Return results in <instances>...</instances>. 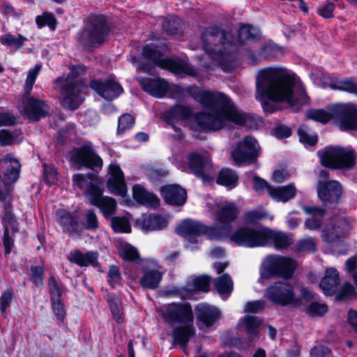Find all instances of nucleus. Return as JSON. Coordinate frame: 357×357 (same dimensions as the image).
Listing matches in <instances>:
<instances>
[{
  "instance_id": "1",
  "label": "nucleus",
  "mask_w": 357,
  "mask_h": 357,
  "mask_svg": "<svg viewBox=\"0 0 357 357\" xmlns=\"http://www.w3.org/2000/svg\"><path fill=\"white\" fill-rule=\"evenodd\" d=\"M188 94L199 102L205 112L197 113L195 121L203 131H216L223 128L227 121L246 126L254 119L245 112H238L225 93L210 90L201 91L197 86L188 88Z\"/></svg>"
},
{
  "instance_id": "2",
  "label": "nucleus",
  "mask_w": 357,
  "mask_h": 357,
  "mask_svg": "<svg viewBox=\"0 0 357 357\" xmlns=\"http://www.w3.org/2000/svg\"><path fill=\"white\" fill-rule=\"evenodd\" d=\"M296 84L294 74L282 68H266L261 70L256 79V92L261 102L264 112L273 114L277 111L273 102H286L294 107L300 102L294 96Z\"/></svg>"
},
{
  "instance_id": "3",
  "label": "nucleus",
  "mask_w": 357,
  "mask_h": 357,
  "mask_svg": "<svg viewBox=\"0 0 357 357\" xmlns=\"http://www.w3.org/2000/svg\"><path fill=\"white\" fill-rule=\"evenodd\" d=\"M239 209L232 202L220 207L217 211V221L220 227L207 226L203 222L186 218L176 228V233L183 238H188L192 243H197L196 237L205 236L210 241H220L223 238L222 230L229 232L231 224L236 220Z\"/></svg>"
},
{
  "instance_id": "4",
  "label": "nucleus",
  "mask_w": 357,
  "mask_h": 357,
  "mask_svg": "<svg viewBox=\"0 0 357 357\" xmlns=\"http://www.w3.org/2000/svg\"><path fill=\"white\" fill-rule=\"evenodd\" d=\"M114 32L110 17L103 13H91L77 33L75 39L84 50L91 51L105 44Z\"/></svg>"
},
{
  "instance_id": "5",
  "label": "nucleus",
  "mask_w": 357,
  "mask_h": 357,
  "mask_svg": "<svg viewBox=\"0 0 357 357\" xmlns=\"http://www.w3.org/2000/svg\"><path fill=\"white\" fill-rule=\"evenodd\" d=\"M202 48L210 55L223 54L226 49L234 45V37L218 25L205 28L201 35Z\"/></svg>"
},
{
  "instance_id": "6",
  "label": "nucleus",
  "mask_w": 357,
  "mask_h": 357,
  "mask_svg": "<svg viewBox=\"0 0 357 357\" xmlns=\"http://www.w3.org/2000/svg\"><path fill=\"white\" fill-rule=\"evenodd\" d=\"M296 261L291 257L276 255L268 258L266 265L260 269V278L268 280L275 277L291 279L297 268Z\"/></svg>"
},
{
  "instance_id": "7",
  "label": "nucleus",
  "mask_w": 357,
  "mask_h": 357,
  "mask_svg": "<svg viewBox=\"0 0 357 357\" xmlns=\"http://www.w3.org/2000/svg\"><path fill=\"white\" fill-rule=\"evenodd\" d=\"M70 160L80 167H84L98 173L101 169L103 161L93 149L91 142L86 141L79 147H73L70 151Z\"/></svg>"
},
{
  "instance_id": "8",
  "label": "nucleus",
  "mask_w": 357,
  "mask_h": 357,
  "mask_svg": "<svg viewBox=\"0 0 357 357\" xmlns=\"http://www.w3.org/2000/svg\"><path fill=\"white\" fill-rule=\"evenodd\" d=\"M265 231L266 227L257 229L249 226H241L230 236V240L236 245L243 248L264 247Z\"/></svg>"
},
{
  "instance_id": "9",
  "label": "nucleus",
  "mask_w": 357,
  "mask_h": 357,
  "mask_svg": "<svg viewBox=\"0 0 357 357\" xmlns=\"http://www.w3.org/2000/svg\"><path fill=\"white\" fill-rule=\"evenodd\" d=\"M231 155L237 166L255 164L259 157L257 141L251 136L245 137L242 141L237 143Z\"/></svg>"
},
{
  "instance_id": "10",
  "label": "nucleus",
  "mask_w": 357,
  "mask_h": 357,
  "mask_svg": "<svg viewBox=\"0 0 357 357\" xmlns=\"http://www.w3.org/2000/svg\"><path fill=\"white\" fill-rule=\"evenodd\" d=\"M333 120L342 131L357 130V107L351 102L333 105Z\"/></svg>"
},
{
  "instance_id": "11",
  "label": "nucleus",
  "mask_w": 357,
  "mask_h": 357,
  "mask_svg": "<svg viewBox=\"0 0 357 357\" xmlns=\"http://www.w3.org/2000/svg\"><path fill=\"white\" fill-rule=\"evenodd\" d=\"M163 318L170 325L192 324L195 319L192 305L188 302L169 303L163 313Z\"/></svg>"
},
{
  "instance_id": "12",
  "label": "nucleus",
  "mask_w": 357,
  "mask_h": 357,
  "mask_svg": "<svg viewBox=\"0 0 357 357\" xmlns=\"http://www.w3.org/2000/svg\"><path fill=\"white\" fill-rule=\"evenodd\" d=\"M342 195L341 184L334 180L328 181H319L317 184V195L319 199L331 208L335 207Z\"/></svg>"
},
{
  "instance_id": "13",
  "label": "nucleus",
  "mask_w": 357,
  "mask_h": 357,
  "mask_svg": "<svg viewBox=\"0 0 357 357\" xmlns=\"http://www.w3.org/2000/svg\"><path fill=\"white\" fill-rule=\"evenodd\" d=\"M48 287L53 312L59 321H63L65 319L66 312L61 298L64 291L62 284L59 282L56 277L52 274L48 278Z\"/></svg>"
},
{
  "instance_id": "14",
  "label": "nucleus",
  "mask_w": 357,
  "mask_h": 357,
  "mask_svg": "<svg viewBox=\"0 0 357 357\" xmlns=\"http://www.w3.org/2000/svg\"><path fill=\"white\" fill-rule=\"evenodd\" d=\"M292 288L288 282L277 281L265 289L264 296L275 305L285 307Z\"/></svg>"
},
{
  "instance_id": "15",
  "label": "nucleus",
  "mask_w": 357,
  "mask_h": 357,
  "mask_svg": "<svg viewBox=\"0 0 357 357\" xmlns=\"http://www.w3.org/2000/svg\"><path fill=\"white\" fill-rule=\"evenodd\" d=\"M89 86L100 97L107 100L118 98L123 92L121 85L113 79L105 81L93 79L90 81Z\"/></svg>"
},
{
  "instance_id": "16",
  "label": "nucleus",
  "mask_w": 357,
  "mask_h": 357,
  "mask_svg": "<svg viewBox=\"0 0 357 357\" xmlns=\"http://www.w3.org/2000/svg\"><path fill=\"white\" fill-rule=\"evenodd\" d=\"M61 105L65 109L75 111L82 105L84 98L82 97L80 86L77 82H69L60 88Z\"/></svg>"
},
{
  "instance_id": "17",
  "label": "nucleus",
  "mask_w": 357,
  "mask_h": 357,
  "mask_svg": "<svg viewBox=\"0 0 357 357\" xmlns=\"http://www.w3.org/2000/svg\"><path fill=\"white\" fill-rule=\"evenodd\" d=\"M160 193L164 202L169 206H182L188 199L187 190L177 183L165 184L160 187Z\"/></svg>"
},
{
  "instance_id": "18",
  "label": "nucleus",
  "mask_w": 357,
  "mask_h": 357,
  "mask_svg": "<svg viewBox=\"0 0 357 357\" xmlns=\"http://www.w3.org/2000/svg\"><path fill=\"white\" fill-rule=\"evenodd\" d=\"M103 190L100 187L93 186L90 189L89 202L100 208L105 218H109L116 211V200L109 197L103 196Z\"/></svg>"
},
{
  "instance_id": "19",
  "label": "nucleus",
  "mask_w": 357,
  "mask_h": 357,
  "mask_svg": "<svg viewBox=\"0 0 357 357\" xmlns=\"http://www.w3.org/2000/svg\"><path fill=\"white\" fill-rule=\"evenodd\" d=\"M23 103V113L31 121H38L49 115L50 107L43 100L29 96Z\"/></svg>"
},
{
  "instance_id": "20",
  "label": "nucleus",
  "mask_w": 357,
  "mask_h": 357,
  "mask_svg": "<svg viewBox=\"0 0 357 357\" xmlns=\"http://www.w3.org/2000/svg\"><path fill=\"white\" fill-rule=\"evenodd\" d=\"M197 323L202 324L206 328L213 326L221 317L220 310L206 303H200L195 306Z\"/></svg>"
},
{
  "instance_id": "21",
  "label": "nucleus",
  "mask_w": 357,
  "mask_h": 357,
  "mask_svg": "<svg viewBox=\"0 0 357 357\" xmlns=\"http://www.w3.org/2000/svg\"><path fill=\"white\" fill-rule=\"evenodd\" d=\"M109 173L110 177L107 182V189L114 195L125 197L127 193V187L123 172L119 165L111 164L109 167Z\"/></svg>"
},
{
  "instance_id": "22",
  "label": "nucleus",
  "mask_w": 357,
  "mask_h": 357,
  "mask_svg": "<svg viewBox=\"0 0 357 357\" xmlns=\"http://www.w3.org/2000/svg\"><path fill=\"white\" fill-rule=\"evenodd\" d=\"M139 83L144 91L157 98L165 97L169 89V82L160 77H142Z\"/></svg>"
},
{
  "instance_id": "23",
  "label": "nucleus",
  "mask_w": 357,
  "mask_h": 357,
  "mask_svg": "<svg viewBox=\"0 0 357 357\" xmlns=\"http://www.w3.org/2000/svg\"><path fill=\"white\" fill-rule=\"evenodd\" d=\"M347 224L344 220H339L331 222L321 230V238L328 245L333 246L338 244L344 236L346 229L344 226Z\"/></svg>"
},
{
  "instance_id": "24",
  "label": "nucleus",
  "mask_w": 357,
  "mask_h": 357,
  "mask_svg": "<svg viewBox=\"0 0 357 357\" xmlns=\"http://www.w3.org/2000/svg\"><path fill=\"white\" fill-rule=\"evenodd\" d=\"M59 219V224L64 233L69 235H82L84 229V223L79 220V218L77 214L63 211L60 215Z\"/></svg>"
},
{
  "instance_id": "25",
  "label": "nucleus",
  "mask_w": 357,
  "mask_h": 357,
  "mask_svg": "<svg viewBox=\"0 0 357 357\" xmlns=\"http://www.w3.org/2000/svg\"><path fill=\"white\" fill-rule=\"evenodd\" d=\"M188 168L197 178L202 179L204 183H208L213 180L211 175L205 172L206 161L200 153L192 152L188 155Z\"/></svg>"
},
{
  "instance_id": "26",
  "label": "nucleus",
  "mask_w": 357,
  "mask_h": 357,
  "mask_svg": "<svg viewBox=\"0 0 357 357\" xmlns=\"http://www.w3.org/2000/svg\"><path fill=\"white\" fill-rule=\"evenodd\" d=\"M132 198L137 204L149 208H158L160 205V200L156 195L139 184L132 187Z\"/></svg>"
},
{
  "instance_id": "27",
  "label": "nucleus",
  "mask_w": 357,
  "mask_h": 357,
  "mask_svg": "<svg viewBox=\"0 0 357 357\" xmlns=\"http://www.w3.org/2000/svg\"><path fill=\"white\" fill-rule=\"evenodd\" d=\"M270 242L273 243L276 250H281L287 249L293 243V239L285 233L275 231L266 227L264 246Z\"/></svg>"
},
{
  "instance_id": "28",
  "label": "nucleus",
  "mask_w": 357,
  "mask_h": 357,
  "mask_svg": "<svg viewBox=\"0 0 357 357\" xmlns=\"http://www.w3.org/2000/svg\"><path fill=\"white\" fill-rule=\"evenodd\" d=\"M339 284V273L335 268L331 267L326 268L325 275L319 282V287L324 295L331 296L335 294Z\"/></svg>"
},
{
  "instance_id": "29",
  "label": "nucleus",
  "mask_w": 357,
  "mask_h": 357,
  "mask_svg": "<svg viewBox=\"0 0 357 357\" xmlns=\"http://www.w3.org/2000/svg\"><path fill=\"white\" fill-rule=\"evenodd\" d=\"M98 257L99 254L97 251H88L83 253L79 250H75L70 252L68 259L70 262L75 264L79 267H86L89 266L98 267L100 265Z\"/></svg>"
},
{
  "instance_id": "30",
  "label": "nucleus",
  "mask_w": 357,
  "mask_h": 357,
  "mask_svg": "<svg viewBox=\"0 0 357 357\" xmlns=\"http://www.w3.org/2000/svg\"><path fill=\"white\" fill-rule=\"evenodd\" d=\"M303 211L310 215L304 222V227L309 230H317L322 225L326 214V209L314 206H303Z\"/></svg>"
},
{
  "instance_id": "31",
  "label": "nucleus",
  "mask_w": 357,
  "mask_h": 357,
  "mask_svg": "<svg viewBox=\"0 0 357 357\" xmlns=\"http://www.w3.org/2000/svg\"><path fill=\"white\" fill-rule=\"evenodd\" d=\"M72 181L74 186L79 189L84 190V194L90 199V189L93 186L100 187V179L98 175L93 172L87 174H75L72 176Z\"/></svg>"
},
{
  "instance_id": "32",
  "label": "nucleus",
  "mask_w": 357,
  "mask_h": 357,
  "mask_svg": "<svg viewBox=\"0 0 357 357\" xmlns=\"http://www.w3.org/2000/svg\"><path fill=\"white\" fill-rule=\"evenodd\" d=\"M161 68L167 70L175 75L190 76H194L195 75L193 68L185 61L171 57L164 59Z\"/></svg>"
},
{
  "instance_id": "33",
  "label": "nucleus",
  "mask_w": 357,
  "mask_h": 357,
  "mask_svg": "<svg viewBox=\"0 0 357 357\" xmlns=\"http://www.w3.org/2000/svg\"><path fill=\"white\" fill-rule=\"evenodd\" d=\"M193 116L192 108L188 105L175 104L169 107L164 114V120L168 124L172 121H187Z\"/></svg>"
},
{
  "instance_id": "34",
  "label": "nucleus",
  "mask_w": 357,
  "mask_h": 357,
  "mask_svg": "<svg viewBox=\"0 0 357 357\" xmlns=\"http://www.w3.org/2000/svg\"><path fill=\"white\" fill-rule=\"evenodd\" d=\"M112 317L119 324L125 321L124 310L121 297L115 293L109 292L105 297Z\"/></svg>"
},
{
  "instance_id": "35",
  "label": "nucleus",
  "mask_w": 357,
  "mask_h": 357,
  "mask_svg": "<svg viewBox=\"0 0 357 357\" xmlns=\"http://www.w3.org/2000/svg\"><path fill=\"white\" fill-rule=\"evenodd\" d=\"M168 220L162 215L149 213L143 216L141 220L142 228L146 231H160L165 229Z\"/></svg>"
},
{
  "instance_id": "36",
  "label": "nucleus",
  "mask_w": 357,
  "mask_h": 357,
  "mask_svg": "<svg viewBox=\"0 0 357 357\" xmlns=\"http://www.w3.org/2000/svg\"><path fill=\"white\" fill-rule=\"evenodd\" d=\"M238 175L235 170L223 167L219 171L215 182L228 190H232L238 185Z\"/></svg>"
},
{
  "instance_id": "37",
  "label": "nucleus",
  "mask_w": 357,
  "mask_h": 357,
  "mask_svg": "<svg viewBox=\"0 0 357 357\" xmlns=\"http://www.w3.org/2000/svg\"><path fill=\"white\" fill-rule=\"evenodd\" d=\"M318 153L320 157V162L323 167L337 169L339 146H326L322 151H319Z\"/></svg>"
},
{
  "instance_id": "38",
  "label": "nucleus",
  "mask_w": 357,
  "mask_h": 357,
  "mask_svg": "<svg viewBox=\"0 0 357 357\" xmlns=\"http://www.w3.org/2000/svg\"><path fill=\"white\" fill-rule=\"evenodd\" d=\"M195 330L192 324H187L174 328L172 331V337L175 344L186 347L190 339L195 335Z\"/></svg>"
},
{
  "instance_id": "39",
  "label": "nucleus",
  "mask_w": 357,
  "mask_h": 357,
  "mask_svg": "<svg viewBox=\"0 0 357 357\" xmlns=\"http://www.w3.org/2000/svg\"><path fill=\"white\" fill-rule=\"evenodd\" d=\"M284 52L282 47L273 43L268 42L261 45L258 51L259 56L265 61H275L282 56Z\"/></svg>"
},
{
  "instance_id": "40",
  "label": "nucleus",
  "mask_w": 357,
  "mask_h": 357,
  "mask_svg": "<svg viewBox=\"0 0 357 357\" xmlns=\"http://www.w3.org/2000/svg\"><path fill=\"white\" fill-rule=\"evenodd\" d=\"M163 52L160 49L159 46L155 43H148L143 46L142 50V56L149 61H151L156 66L161 68L163 64L164 59Z\"/></svg>"
},
{
  "instance_id": "41",
  "label": "nucleus",
  "mask_w": 357,
  "mask_h": 357,
  "mask_svg": "<svg viewBox=\"0 0 357 357\" xmlns=\"http://www.w3.org/2000/svg\"><path fill=\"white\" fill-rule=\"evenodd\" d=\"M183 22L176 15L165 17L162 23V30L168 36L178 35L182 32Z\"/></svg>"
},
{
  "instance_id": "42",
  "label": "nucleus",
  "mask_w": 357,
  "mask_h": 357,
  "mask_svg": "<svg viewBox=\"0 0 357 357\" xmlns=\"http://www.w3.org/2000/svg\"><path fill=\"white\" fill-rule=\"evenodd\" d=\"M162 278V273L158 270H147L143 271L139 283L143 289L153 290L159 286Z\"/></svg>"
},
{
  "instance_id": "43",
  "label": "nucleus",
  "mask_w": 357,
  "mask_h": 357,
  "mask_svg": "<svg viewBox=\"0 0 357 357\" xmlns=\"http://www.w3.org/2000/svg\"><path fill=\"white\" fill-rule=\"evenodd\" d=\"M238 40L240 45H244L246 41H257L260 39L259 30L252 24H243L238 30Z\"/></svg>"
},
{
  "instance_id": "44",
  "label": "nucleus",
  "mask_w": 357,
  "mask_h": 357,
  "mask_svg": "<svg viewBox=\"0 0 357 357\" xmlns=\"http://www.w3.org/2000/svg\"><path fill=\"white\" fill-rule=\"evenodd\" d=\"M271 196L278 202H287L295 197L296 189L294 184L271 188Z\"/></svg>"
},
{
  "instance_id": "45",
  "label": "nucleus",
  "mask_w": 357,
  "mask_h": 357,
  "mask_svg": "<svg viewBox=\"0 0 357 357\" xmlns=\"http://www.w3.org/2000/svg\"><path fill=\"white\" fill-rule=\"evenodd\" d=\"M6 160L10 162H15V165L10 164L8 165L6 172L3 174V182L6 185L15 183L19 178L21 165L18 160L12 158L9 155L6 156Z\"/></svg>"
},
{
  "instance_id": "46",
  "label": "nucleus",
  "mask_w": 357,
  "mask_h": 357,
  "mask_svg": "<svg viewBox=\"0 0 357 357\" xmlns=\"http://www.w3.org/2000/svg\"><path fill=\"white\" fill-rule=\"evenodd\" d=\"M337 169H349L352 168L356 162L355 152L353 150H346L339 146L337 157Z\"/></svg>"
},
{
  "instance_id": "47",
  "label": "nucleus",
  "mask_w": 357,
  "mask_h": 357,
  "mask_svg": "<svg viewBox=\"0 0 357 357\" xmlns=\"http://www.w3.org/2000/svg\"><path fill=\"white\" fill-rule=\"evenodd\" d=\"M118 252L124 261L137 263L140 261V255L138 250L128 243H121L118 248Z\"/></svg>"
},
{
  "instance_id": "48",
  "label": "nucleus",
  "mask_w": 357,
  "mask_h": 357,
  "mask_svg": "<svg viewBox=\"0 0 357 357\" xmlns=\"http://www.w3.org/2000/svg\"><path fill=\"white\" fill-rule=\"evenodd\" d=\"M261 321L256 316L245 315L243 317V325L245 328V332L249 337L250 342H252L255 337L259 333Z\"/></svg>"
},
{
  "instance_id": "49",
  "label": "nucleus",
  "mask_w": 357,
  "mask_h": 357,
  "mask_svg": "<svg viewBox=\"0 0 357 357\" xmlns=\"http://www.w3.org/2000/svg\"><path fill=\"white\" fill-rule=\"evenodd\" d=\"M333 105L331 107L329 112L324 109H309L306 114L307 119L312 120L322 124H326L331 120H333Z\"/></svg>"
},
{
  "instance_id": "50",
  "label": "nucleus",
  "mask_w": 357,
  "mask_h": 357,
  "mask_svg": "<svg viewBox=\"0 0 357 357\" xmlns=\"http://www.w3.org/2000/svg\"><path fill=\"white\" fill-rule=\"evenodd\" d=\"M110 226L114 233L129 234L132 231L130 220L126 216L112 217Z\"/></svg>"
},
{
  "instance_id": "51",
  "label": "nucleus",
  "mask_w": 357,
  "mask_h": 357,
  "mask_svg": "<svg viewBox=\"0 0 357 357\" xmlns=\"http://www.w3.org/2000/svg\"><path fill=\"white\" fill-rule=\"evenodd\" d=\"M303 311L310 317H321L327 313L328 307L326 303L312 301L305 307Z\"/></svg>"
},
{
  "instance_id": "52",
  "label": "nucleus",
  "mask_w": 357,
  "mask_h": 357,
  "mask_svg": "<svg viewBox=\"0 0 357 357\" xmlns=\"http://www.w3.org/2000/svg\"><path fill=\"white\" fill-rule=\"evenodd\" d=\"M329 87L333 90L357 94V83L351 79H337L330 83Z\"/></svg>"
},
{
  "instance_id": "53",
  "label": "nucleus",
  "mask_w": 357,
  "mask_h": 357,
  "mask_svg": "<svg viewBox=\"0 0 357 357\" xmlns=\"http://www.w3.org/2000/svg\"><path fill=\"white\" fill-rule=\"evenodd\" d=\"M215 287L220 294H230L233 291V281L228 273L219 276L215 282Z\"/></svg>"
},
{
  "instance_id": "54",
  "label": "nucleus",
  "mask_w": 357,
  "mask_h": 357,
  "mask_svg": "<svg viewBox=\"0 0 357 357\" xmlns=\"http://www.w3.org/2000/svg\"><path fill=\"white\" fill-rule=\"evenodd\" d=\"M135 123V118L129 113H124L118 119L116 135H121L131 130Z\"/></svg>"
},
{
  "instance_id": "55",
  "label": "nucleus",
  "mask_w": 357,
  "mask_h": 357,
  "mask_svg": "<svg viewBox=\"0 0 357 357\" xmlns=\"http://www.w3.org/2000/svg\"><path fill=\"white\" fill-rule=\"evenodd\" d=\"M297 133L299 142L305 146H314L318 142V135L317 134H309L305 126H299Z\"/></svg>"
},
{
  "instance_id": "56",
  "label": "nucleus",
  "mask_w": 357,
  "mask_h": 357,
  "mask_svg": "<svg viewBox=\"0 0 357 357\" xmlns=\"http://www.w3.org/2000/svg\"><path fill=\"white\" fill-rule=\"evenodd\" d=\"M26 40V38L22 34H18V36L15 37L10 33L1 36L0 38V43L2 45L14 46L16 50L20 48Z\"/></svg>"
},
{
  "instance_id": "57",
  "label": "nucleus",
  "mask_w": 357,
  "mask_h": 357,
  "mask_svg": "<svg viewBox=\"0 0 357 357\" xmlns=\"http://www.w3.org/2000/svg\"><path fill=\"white\" fill-rule=\"evenodd\" d=\"M355 287L350 282H345L341 288L335 293V300L342 302L356 295Z\"/></svg>"
},
{
  "instance_id": "58",
  "label": "nucleus",
  "mask_w": 357,
  "mask_h": 357,
  "mask_svg": "<svg viewBox=\"0 0 357 357\" xmlns=\"http://www.w3.org/2000/svg\"><path fill=\"white\" fill-rule=\"evenodd\" d=\"M211 278L208 275H200L194 278L193 288L198 291L207 293L210 291Z\"/></svg>"
},
{
  "instance_id": "59",
  "label": "nucleus",
  "mask_w": 357,
  "mask_h": 357,
  "mask_svg": "<svg viewBox=\"0 0 357 357\" xmlns=\"http://www.w3.org/2000/svg\"><path fill=\"white\" fill-rule=\"evenodd\" d=\"M31 280L33 285L36 287H40L44 284L45 279V268L43 266H30Z\"/></svg>"
},
{
  "instance_id": "60",
  "label": "nucleus",
  "mask_w": 357,
  "mask_h": 357,
  "mask_svg": "<svg viewBox=\"0 0 357 357\" xmlns=\"http://www.w3.org/2000/svg\"><path fill=\"white\" fill-rule=\"evenodd\" d=\"M43 169L44 182L49 186L56 184L59 174L57 169L47 164L43 165Z\"/></svg>"
},
{
  "instance_id": "61",
  "label": "nucleus",
  "mask_w": 357,
  "mask_h": 357,
  "mask_svg": "<svg viewBox=\"0 0 357 357\" xmlns=\"http://www.w3.org/2000/svg\"><path fill=\"white\" fill-rule=\"evenodd\" d=\"M122 280L119 268L116 265L109 266L107 273V282L112 289H115L116 285L121 284Z\"/></svg>"
},
{
  "instance_id": "62",
  "label": "nucleus",
  "mask_w": 357,
  "mask_h": 357,
  "mask_svg": "<svg viewBox=\"0 0 357 357\" xmlns=\"http://www.w3.org/2000/svg\"><path fill=\"white\" fill-rule=\"evenodd\" d=\"M16 124L17 118L13 112L0 107V128L14 126Z\"/></svg>"
},
{
  "instance_id": "63",
  "label": "nucleus",
  "mask_w": 357,
  "mask_h": 357,
  "mask_svg": "<svg viewBox=\"0 0 357 357\" xmlns=\"http://www.w3.org/2000/svg\"><path fill=\"white\" fill-rule=\"evenodd\" d=\"M272 135L278 139H287L292 135L290 127L282 123H276L271 131Z\"/></svg>"
},
{
  "instance_id": "64",
  "label": "nucleus",
  "mask_w": 357,
  "mask_h": 357,
  "mask_svg": "<svg viewBox=\"0 0 357 357\" xmlns=\"http://www.w3.org/2000/svg\"><path fill=\"white\" fill-rule=\"evenodd\" d=\"M296 249L301 252H314L317 250V245L312 238H303L298 241Z\"/></svg>"
}]
</instances>
